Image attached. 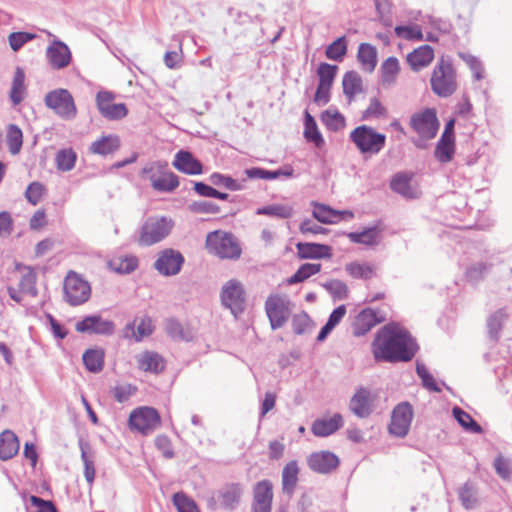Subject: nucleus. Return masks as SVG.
<instances>
[{"instance_id":"nucleus-1","label":"nucleus","mask_w":512,"mask_h":512,"mask_svg":"<svg viewBox=\"0 0 512 512\" xmlns=\"http://www.w3.org/2000/svg\"><path fill=\"white\" fill-rule=\"evenodd\" d=\"M418 348L411 334L397 323L382 327L372 343L375 360L389 363L410 361Z\"/></svg>"},{"instance_id":"nucleus-2","label":"nucleus","mask_w":512,"mask_h":512,"mask_svg":"<svg viewBox=\"0 0 512 512\" xmlns=\"http://www.w3.org/2000/svg\"><path fill=\"white\" fill-rule=\"evenodd\" d=\"M431 90L441 98L450 97L457 90V75L451 60L441 57L433 68L430 78Z\"/></svg>"},{"instance_id":"nucleus-3","label":"nucleus","mask_w":512,"mask_h":512,"mask_svg":"<svg viewBox=\"0 0 512 512\" xmlns=\"http://www.w3.org/2000/svg\"><path fill=\"white\" fill-rule=\"evenodd\" d=\"M173 227L174 222L169 217H148L139 228L137 243L141 247L155 245L168 237Z\"/></svg>"},{"instance_id":"nucleus-4","label":"nucleus","mask_w":512,"mask_h":512,"mask_svg":"<svg viewBox=\"0 0 512 512\" xmlns=\"http://www.w3.org/2000/svg\"><path fill=\"white\" fill-rule=\"evenodd\" d=\"M409 125L411 129L419 136L418 139L413 140V144L417 148H425V141H429L436 137L440 122L437 118V113L434 108H425L419 112L411 115Z\"/></svg>"},{"instance_id":"nucleus-5","label":"nucleus","mask_w":512,"mask_h":512,"mask_svg":"<svg viewBox=\"0 0 512 512\" xmlns=\"http://www.w3.org/2000/svg\"><path fill=\"white\" fill-rule=\"evenodd\" d=\"M206 248L222 259H238L241 255V247L234 235L219 230L208 233Z\"/></svg>"},{"instance_id":"nucleus-6","label":"nucleus","mask_w":512,"mask_h":512,"mask_svg":"<svg viewBox=\"0 0 512 512\" xmlns=\"http://www.w3.org/2000/svg\"><path fill=\"white\" fill-rule=\"evenodd\" d=\"M349 138L362 154H378L386 144V136L367 125L356 127Z\"/></svg>"},{"instance_id":"nucleus-7","label":"nucleus","mask_w":512,"mask_h":512,"mask_svg":"<svg viewBox=\"0 0 512 512\" xmlns=\"http://www.w3.org/2000/svg\"><path fill=\"white\" fill-rule=\"evenodd\" d=\"M143 173L149 174L151 186L158 192H172L179 186L178 176L168 169L167 162H156Z\"/></svg>"},{"instance_id":"nucleus-8","label":"nucleus","mask_w":512,"mask_h":512,"mask_svg":"<svg viewBox=\"0 0 512 512\" xmlns=\"http://www.w3.org/2000/svg\"><path fill=\"white\" fill-rule=\"evenodd\" d=\"M243 493V484L239 482L226 483L209 499L208 505L211 507L218 505L224 510L233 511L240 505Z\"/></svg>"},{"instance_id":"nucleus-9","label":"nucleus","mask_w":512,"mask_h":512,"mask_svg":"<svg viewBox=\"0 0 512 512\" xmlns=\"http://www.w3.org/2000/svg\"><path fill=\"white\" fill-rule=\"evenodd\" d=\"M45 104L62 119L72 120L76 117L77 109L74 99L66 89H56L47 93Z\"/></svg>"},{"instance_id":"nucleus-10","label":"nucleus","mask_w":512,"mask_h":512,"mask_svg":"<svg viewBox=\"0 0 512 512\" xmlns=\"http://www.w3.org/2000/svg\"><path fill=\"white\" fill-rule=\"evenodd\" d=\"M222 305L237 317L245 309V290L242 283L236 279L227 281L221 288Z\"/></svg>"},{"instance_id":"nucleus-11","label":"nucleus","mask_w":512,"mask_h":512,"mask_svg":"<svg viewBox=\"0 0 512 512\" xmlns=\"http://www.w3.org/2000/svg\"><path fill=\"white\" fill-rule=\"evenodd\" d=\"M265 312L271 328L279 329L285 325L291 315V302L280 295H270L265 301Z\"/></svg>"},{"instance_id":"nucleus-12","label":"nucleus","mask_w":512,"mask_h":512,"mask_svg":"<svg viewBox=\"0 0 512 512\" xmlns=\"http://www.w3.org/2000/svg\"><path fill=\"white\" fill-rule=\"evenodd\" d=\"M161 424L158 411L152 407H139L133 410L129 416V426L143 435L154 432Z\"/></svg>"},{"instance_id":"nucleus-13","label":"nucleus","mask_w":512,"mask_h":512,"mask_svg":"<svg viewBox=\"0 0 512 512\" xmlns=\"http://www.w3.org/2000/svg\"><path fill=\"white\" fill-rule=\"evenodd\" d=\"M91 294V288L87 281L71 271L64 280V295L66 301L77 306L86 302Z\"/></svg>"},{"instance_id":"nucleus-14","label":"nucleus","mask_w":512,"mask_h":512,"mask_svg":"<svg viewBox=\"0 0 512 512\" xmlns=\"http://www.w3.org/2000/svg\"><path fill=\"white\" fill-rule=\"evenodd\" d=\"M185 258L173 248H165L157 253L153 268L162 276L170 277L180 273Z\"/></svg>"},{"instance_id":"nucleus-15","label":"nucleus","mask_w":512,"mask_h":512,"mask_svg":"<svg viewBox=\"0 0 512 512\" xmlns=\"http://www.w3.org/2000/svg\"><path fill=\"white\" fill-rule=\"evenodd\" d=\"M115 98V93L108 90H101L96 94L95 100L97 109L101 116L107 120H120L128 113V109L124 103H113Z\"/></svg>"},{"instance_id":"nucleus-16","label":"nucleus","mask_w":512,"mask_h":512,"mask_svg":"<svg viewBox=\"0 0 512 512\" xmlns=\"http://www.w3.org/2000/svg\"><path fill=\"white\" fill-rule=\"evenodd\" d=\"M412 419L413 409L411 404L408 402L399 403L392 411L388 427L389 433L396 437H405L409 432Z\"/></svg>"},{"instance_id":"nucleus-17","label":"nucleus","mask_w":512,"mask_h":512,"mask_svg":"<svg viewBox=\"0 0 512 512\" xmlns=\"http://www.w3.org/2000/svg\"><path fill=\"white\" fill-rule=\"evenodd\" d=\"M75 329L80 333L111 335L115 330L112 321L103 319L99 315H90L76 323Z\"/></svg>"},{"instance_id":"nucleus-18","label":"nucleus","mask_w":512,"mask_h":512,"mask_svg":"<svg viewBox=\"0 0 512 512\" xmlns=\"http://www.w3.org/2000/svg\"><path fill=\"white\" fill-rule=\"evenodd\" d=\"M269 480H262L253 489V512H271L273 491Z\"/></svg>"},{"instance_id":"nucleus-19","label":"nucleus","mask_w":512,"mask_h":512,"mask_svg":"<svg viewBox=\"0 0 512 512\" xmlns=\"http://www.w3.org/2000/svg\"><path fill=\"white\" fill-rule=\"evenodd\" d=\"M46 57L53 69H63L67 67L72 59L69 47L60 40L53 41L46 50Z\"/></svg>"},{"instance_id":"nucleus-20","label":"nucleus","mask_w":512,"mask_h":512,"mask_svg":"<svg viewBox=\"0 0 512 512\" xmlns=\"http://www.w3.org/2000/svg\"><path fill=\"white\" fill-rule=\"evenodd\" d=\"M349 409L359 418H367L373 412V399L367 388H359L352 396Z\"/></svg>"},{"instance_id":"nucleus-21","label":"nucleus","mask_w":512,"mask_h":512,"mask_svg":"<svg viewBox=\"0 0 512 512\" xmlns=\"http://www.w3.org/2000/svg\"><path fill=\"white\" fill-rule=\"evenodd\" d=\"M308 465L314 472L328 474L338 467L339 458L329 451L316 452L308 458Z\"/></svg>"},{"instance_id":"nucleus-22","label":"nucleus","mask_w":512,"mask_h":512,"mask_svg":"<svg viewBox=\"0 0 512 512\" xmlns=\"http://www.w3.org/2000/svg\"><path fill=\"white\" fill-rule=\"evenodd\" d=\"M296 249L299 259H325L332 256L331 247L325 244L298 242Z\"/></svg>"},{"instance_id":"nucleus-23","label":"nucleus","mask_w":512,"mask_h":512,"mask_svg":"<svg viewBox=\"0 0 512 512\" xmlns=\"http://www.w3.org/2000/svg\"><path fill=\"white\" fill-rule=\"evenodd\" d=\"M173 166L180 172L188 175H199L203 166L189 151L180 150L176 153Z\"/></svg>"},{"instance_id":"nucleus-24","label":"nucleus","mask_w":512,"mask_h":512,"mask_svg":"<svg viewBox=\"0 0 512 512\" xmlns=\"http://www.w3.org/2000/svg\"><path fill=\"white\" fill-rule=\"evenodd\" d=\"M153 332V325L150 317L144 316L140 318L139 323L136 321L128 323L124 328V337L127 339H134L136 342L141 341L144 337L151 335Z\"/></svg>"},{"instance_id":"nucleus-25","label":"nucleus","mask_w":512,"mask_h":512,"mask_svg":"<svg viewBox=\"0 0 512 512\" xmlns=\"http://www.w3.org/2000/svg\"><path fill=\"white\" fill-rule=\"evenodd\" d=\"M434 59V50L429 45H422L407 55V62L413 71H420Z\"/></svg>"},{"instance_id":"nucleus-26","label":"nucleus","mask_w":512,"mask_h":512,"mask_svg":"<svg viewBox=\"0 0 512 512\" xmlns=\"http://www.w3.org/2000/svg\"><path fill=\"white\" fill-rule=\"evenodd\" d=\"M343 425L341 414L336 413L328 419H317L312 425V433L317 437H326L336 432Z\"/></svg>"},{"instance_id":"nucleus-27","label":"nucleus","mask_w":512,"mask_h":512,"mask_svg":"<svg viewBox=\"0 0 512 512\" xmlns=\"http://www.w3.org/2000/svg\"><path fill=\"white\" fill-rule=\"evenodd\" d=\"M379 322L376 313L370 309H363L353 323V334L357 337L365 335Z\"/></svg>"},{"instance_id":"nucleus-28","label":"nucleus","mask_w":512,"mask_h":512,"mask_svg":"<svg viewBox=\"0 0 512 512\" xmlns=\"http://www.w3.org/2000/svg\"><path fill=\"white\" fill-rule=\"evenodd\" d=\"M19 447V440L14 432L5 430L0 434V459H11L18 453Z\"/></svg>"},{"instance_id":"nucleus-29","label":"nucleus","mask_w":512,"mask_h":512,"mask_svg":"<svg viewBox=\"0 0 512 512\" xmlns=\"http://www.w3.org/2000/svg\"><path fill=\"white\" fill-rule=\"evenodd\" d=\"M477 485L472 481L465 482L458 488V498L466 510L475 509L479 504Z\"/></svg>"},{"instance_id":"nucleus-30","label":"nucleus","mask_w":512,"mask_h":512,"mask_svg":"<svg viewBox=\"0 0 512 512\" xmlns=\"http://www.w3.org/2000/svg\"><path fill=\"white\" fill-rule=\"evenodd\" d=\"M299 467L296 461L288 462L282 471V491L289 498L294 494L298 482Z\"/></svg>"},{"instance_id":"nucleus-31","label":"nucleus","mask_w":512,"mask_h":512,"mask_svg":"<svg viewBox=\"0 0 512 512\" xmlns=\"http://www.w3.org/2000/svg\"><path fill=\"white\" fill-rule=\"evenodd\" d=\"M139 369L145 372L159 373L164 369L163 358L156 352L145 351L137 357Z\"/></svg>"},{"instance_id":"nucleus-32","label":"nucleus","mask_w":512,"mask_h":512,"mask_svg":"<svg viewBox=\"0 0 512 512\" xmlns=\"http://www.w3.org/2000/svg\"><path fill=\"white\" fill-rule=\"evenodd\" d=\"M120 147V139L117 135H106L94 141L90 146V152L102 156L109 155Z\"/></svg>"},{"instance_id":"nucleus-33","label":"nucleus","mask_w":512,"mask_h":512,"mask_svg":"<svg viewBox=\"0 0 512 512\" xmlns=\"http://www.w3.org/2000/svg\"><path fill=\"white\" fill-rule=\"evenodd\" d=\"M357 59L363 70L371 73L377 65V49L369 43H361L358 47Z\"/></svg>"},{"instance_id":"nucleus-34","label":"nucleus","mask_w":512,"mask_h":512,"mask_svg":"<svg viewBox=\"0 0 512 512\" xmlns=\"http://www.w3.org/2000/svg\"><path fill=\"white\" fill-rule=\"evenodd\" d=\"M312 216L323 224H334L340 220V211L331 208L328 205L312 201Z\"/></svg>"},{"instance_id":"nucleus-35","label":"nucleus","mask_w":512,"mask_h":512,"mask_svg":"<svg viewBox=\"0 0 512 512\" xmlns=\"http://www.w3.org/2000/svg\"><path fill=\"white\" fill-rule=\"evenodd\" d=\"M411 177L405 173L396 174L390 183L391 189L407 199L417 197V192L411 187Z\"/></svg>"},{"instance_id":"nucleus-36","label":"nucleus","mask_w":512,"mask_h":512,"mask_svg":"<svg viewBox=\"0 0 512 512\" xmlns=\"http://www.w3.org/2000/svg\"><path fill=\"white\" fill-rule=\"evenodd\" d=\"M304 137L317 148H321L325 143L322 134L318 130L314 117L308 111H306L304 115Z\"/></svg>"},{"instance_id":"nucleus-37","label":"nucleus","mask_w":512,"mask_h":512,"mask_svg":"<svg viewBox=\"0 0 512 512\" xmlns=\"http://www.w3.org/2000/svg\"><path fill=\"white\" fill-rule=\"evenodd\" d=\"M79 447L81 451V459L84 464V476L88 484L91 486L95 478L94 455L87 442L80 440Z\"/></svg>"},{"instance_id":"nucleus-38","label":"nucleus","mask_w":512,"mask_h":512,"mask_svg":"<svg viewBox=\"0 0 512 512\" xmlns=\"http://www.w3.org/2000/svg\"><path fill=\"white\" fill-rule=\"evenodd\" d=\"M381 81L384 86H392L400 71L399 61L396 57L387 58L381 65Z\"/></svg>"},{"instance_id":"nucleus-39","label":"nucleus","mask_w":512,"mask_h":512,"mask_svg":"<svg viewBox=\"0 0 512 512\" xmlns=\"http://www.w3.org/2000/svg\"><path fill=\"white\" fill-rule=\"evenodd\" d=\"M25 91V73L21 68L17 67L14 73L9 94L10 100L14 106L20 104L23 101Z\"/></svg>"},{"instance_id":"nucleus-40","label":"nucleus","mask_w":512,"mask_h":512,"mask_svg":"<svg viewBox=\"0 0 512 512\" xmlns=\"http://www.w3.org/2000/svg\"><path fill=\"white\" fill-rule=\"evenodd\" d=\"M343 93L351 101L362 92V78L356 71H348L342 79Z\"/></svg>"},{"instance_id":"nucleus-41","label":"nucleus","mask_w":512,"mask_h":512,"mask_svg":"<svg viewBox=\"0 0 512 512\" xmlns=\"http://www.w3.org/2000/svg\"><path fill=\"white\" fill-rule=\"evenodd\" d=\"M380 229L376 226L364 229L361 232H350L348 238L353 243L373 246L378 244L380 237Z\"/></svg>"},{"instance_id":"nucleus-42","label":"nucleus","mask_w":512,"mask_h":512,"mask_svg":"<svg viewBox=\"0 0 512 512\" xmlns=\"http://www.w3.org/2000/svg\"><path fill=\"white\" fill-rule=\"evenodd\" d=\"M455 153V140L440 137L438 140L434 156L442 164L448 163L453 159Z\"/></svg>"},{"instance_id":"nucleus-43","label":"nucleus","mask_w":512,"mask_h":512,"mask_svg":"<svg viewBox=\"0 0 512 512\" xmlns=\"http://www.w3.org/2000/svg\"><path fill=\"white\" fill-rule=\"evenodd\" d=\"M86 369L92 373H98L104 366V352L100 349H88L82 356Z\"/></svg>"},{"instance_id":"nucleus-44","label":"nucleus","mask_w":512,"mask_h":512,"mask_svg":"<svg viewBox=\"0 0 512 512\" xmlns=\"http://www.w3.org/2000/svg\"><path fill=\"white\" fill-rule=\"evenodd\" d=\"M6 143L8 150L12 155H17L20 153L23 145V134L17 125L10 124L8 126L6 133Z\"/></svg>"},{"instance_id":"nucleus-45","label":"nucleus","mask_w":512,"mask_h":512,"mask_svg":"<svg viewBox=\"0 0 512 512\" xmlns=\"http://www.w3.org/2000/svg\"><path fill=\"white\" fill-rule=\"evenodd\" d=\"M452 414L457 422L467 431L480 434L482 433V427L463 409L460 407H454Z\"/></svg>"},{"instance_id":"nucleus-46","label":"nucleus","mask_w":512,"mask_h":512,"mask_svg":"<svg viewBox=\"0 0 512 512\" xmlns=\"http://www.w3.org/2000/svg\"><path fill=\"white\" fill-rule=\"evenodd\" d=\"M506 318L507 314L504 309H499L487 319L488 335L493 341L499 339L502 325Z\"/></svg>"},{"instance_id":"nucleus-47","label":"nucleus","mask_w":512,"mask_h":512,"mask_svg":"<svg viewBox=\"0 0 512 512\" xmlns=\"http://www.w3.org/2000/svg\"><path fill=\"white\" fill-rule=\"evenodd\" d=\"M109 265L119 274H129L138 267V258L133 255L118 257L111 260Z\"/></svg>"},{"instance_id":"nucleus-48","label":"nucleus","mask_w":512,"mask_h":512,"mask_svg":"<svg viewBox=\"0 0 512 512\" xmlns=\"http://www.w3.org/2000/svg\"><path fill=\"white\" fill-rule=\"evenodd\" d=\"M321 264L305 263L302 264L297 271L287 280L288 284L293 285L304 282L309 277L319 273Z\"/></svg>"},{"instance_id":"nucleus-49","label":"nucleus","mask_w":512,"mask_h":512,"mask_svg":"<svg viewBox=\"0 0 512 512\" xmlns=\"http://www.w3.org/2000/svg\"><path fill=\"white\" fill-rule=\"evenodd\" d=\"M294 213V210L291 206L281 205V204H272L268 206H263L258 208L256 211L257 215H266L271 217H277L280 219H288Z\"/></svg>"},{"instance_id":"nucleus-50","label":"nucleus","mask_w":512,"mask_h":512,"mask_svg":"<svg viewBox=\"0 0 512 512\" xmlns=\"http://www.w3.org/2000/svg\"><path fill=\"white\" fill-rule=\"evenodd\" d=\"M36 280L34 270L31 267H25L19 282L20 291L35 297L38 294Z\"/></svg>"},{"instance_id":"nucleus-51","label":"nucleus","mask_w":512,"mask_h":512,"mask_svg":"<svg viewBox=\"0 0 512 512\" xmlns=\"http://www.w3.org/2000/svg\"><path fill=\"white\" fill-rule=\"evenodd\" d=\"M77 155L73 149H62L57 152L55 161L58 170L68 172L71 171L76 163Z\"/></svg>"},{"instance_id":"nucleus-52","label":"nucleus","mask_w":512,"mask_h":512,"mask_svg":"<svg viewBox=\"0 0 512 512\" xmlns=\"http://www.w3.org/2000/svg\"><path fill=\"white\" fill-rule=\"evenodd\" d=\"M347 53V40L345 36L337 38L329 44L325 50V55L328 59L334 61H342Z\"/></svg>"},{"instance_id":"nucleus-53","label":"nucleus","mask_w":512,"mask_h":512,"mask_svg":"<svg viewBox=\"0 0 512 512\" xmlns=\"http://www.w3.org/2000/svg\"><path fill=\"white\" fill-rule=\"evenodd\" d=\"M165 332L177 341H189L191 339V335L183 329L182 324L175 318H169L165 321Z\"/></svg>"},{"instance_id":"nucleus-54","label":"nucleus","mask_w":512,"mask_h":512,"mask_svg":"<svg viewBox=\"0 0 512 512\" xmlns=\"http://www.w3.org/2000/svg\"><path fill=\"white\" fill-rule=\"evenodd\" d=\"M338 67L328 63H320L317 68V75L319 78L318 85L331 87L336 77Z\"/></svg>"},{"instance_id":"nucleus-55","label":"nucleus","mask_w":512,"mask_h":512,"mask_svg":"<svg viewBox=\"0 0 512 512\" xmlns=\"http://www.w3.org/2000/svg\"><path fill=\"white\" fill-rule=\"evenodd\" d=\"M172 500L178 512H200L195 501L183 492L175 493Z\"/></svg>"},{"instance_id":"nucleus-56","label":"nucleus","mask_w":512,"mask_h":512,"mask_svg":"<svg viewBox=\"0 0 512 512\" xmlns=\"http://www.w3.org/2000/svg\"><path fill=\"white\" fill-rule=\"evenodd\" d=\"M321 121L328 129L333 131H337L345 125V118L338 111H323L321 114Z\"/></svg>"},{"instance_id":"nucleus-57","label":"nucleus","mask_w":512,"mask_h":512,"mask_svg":"<svg viewBox=\"0 0 512 512\" xmlns=\"http://www.w3.org/2000/svg\"><path fill=\"white\" fill-rule=\"evenodd\" d=\"M323 287L328 291L334 300H344L348 297V287L340 280H330L323 284Z\"/></svg>"},{"instance_id":"nucleus-58","label":"nucleus","mask_w":512,"mask_h":512,"mask_svg":"<svg viewBox=\"0 0 512 512\" xmlns=\"http://www.w3.org/2000/svg\"><path fill=\"white\" fill-rule=\"evenodd\" d=\"M210 181L215 186L224 187L231 191H239L243 189V185L240 184L237 180L220 173H213L210 176Z\"/></svg>"},{"instance_id":"nucleus-59","label":"nucleus","mask_w":512,"mask_h":512,"mask_svg":"<svg viewBox=\"0 0 512 512\" xmlns=\"http://www.w3.org/2000/svg\"><path fill=\"white\" fill-rule=\"evenodd\" d=\"M459 57L469 66L476 80L483 79L484 68L482 62L474 55L460 52Z\"/></svg>"},{"instance_id":"nucleus-60","label":"nucleus","mask_w":512,"mask_h":512,"mask_svg":"<svg viewBox=\"0 0 512 512\" xmlns=\"http://www.w3.org/2000/svg\"><path fill=\"white\" fill-rule=\"evenodd\" d=\"M416 373L422 380V384L425 388L433 392L441 391V388L436 383L434 377L428 372L424 364L417 362Z\"/></svg>"},{"instance_id":"nucleus-61","label":"nucleus","mask_w":512,"mask_h":512,"mask_svg":"<svg viewBox=\"0 0 512 512\" xmlns=\"http://www.w3.org/2000/svg\"><path fill=\"white\" fill-rule=\"evenodd\" d=\"M36 38V35L29 32H13L8 36V41L13 51L20 50L26 43Z\"/></svg>"},{"instance_id":"nucleus-62","label":"nucleus","mask_w":512,"mask_h":512,"mask_svg":"<svg viewBox=\"0 0 512 512\" xmlns=\"http://www.w3.org/2000/svg\"><path fill=\"white\" fill-rule=\"evenodd\" d=\"M346 271L357 279H369L373 275V269L371 266L366 264H360L357 262L350 263L346 266Z\"/></svg>"},{"instance_id":"nucleus-63","label":"nucleus","mask_w":512,"mask_h":512,"mask_svg":"<svg viewBox=\"0 0 512 512\" xmlns=\"http://www.w3.org/2000/svg\"><path fill=\"white\" fill-rule=\"evenodd\" d=\"M490 266L486 263L479 262L471 265L466 271L468 281L477 283L483 279L484 275L489 271Z\"/></svg>"},{"instance_id":"nucleus-64","label":"nucleus","mask_w":512,"mask_h":512,"mask_svg":"<svg viewBox=\"0 0 512 512\" xmlns=\"http://www.w3.org/2000/svg\"><path fill=\"white\" fill-rule=\"evenodd\" d=\"M494 467L502 479L508 480L512 477V461L510 459L498 456L494 460Z\"/></svg>"}]
</instances>
